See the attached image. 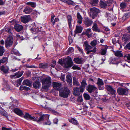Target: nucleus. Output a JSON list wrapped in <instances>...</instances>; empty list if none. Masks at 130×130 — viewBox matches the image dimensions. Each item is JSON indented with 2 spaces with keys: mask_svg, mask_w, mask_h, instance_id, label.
I'll list each match as a JSON object with an SVG mask.
<instances>
[{
  "mask_svg": "<svg viewBox=\"0 0 130 130\" xmlns=\"http://www.w3.org/2000/svg\"><path fill=\"white\" fill-rule=\"evenodd\" d=\"M51 79L50 77L43 78L42 80V88L44 89H47L51 85Z\"/></svg>",
  "mask_w": 130,
  "mask_h": 130,
  "instance_id": "1",
  "label": "nucleus"
},
{
  "mask_svg": "<svg viewBox=\"0 0 130 130\" xmlns=\"http://www.w3.org/2000/svg\"><path fill=\"white\" fill-rule=\"evenodd\" d=\"M70 92V91L68 88L65 87L59 91V96L63 98H66L68 97Z\"/></svg>",
  "mask_w": 130,
  "mask_h": 130,
  "instance_id": "2",
  "label": "nucleus"
},
{
  "mask_svg": "<svg viewBox=\"0 0 130 130\" xmlns=\"http://www.w3.org/2000/svg\"><path fill=\"white\" fill-rule=\"evenodd\" d=\"M83 46L85 48V50L87 51L86 52L87 54H89L91 52L94 53L96 51V48L95 47H94L92 50H90L92 49L93 47L89 44L87 41H85L84 42Z\"/></svg>",
  "mask_w": 130,
  "mask_h": 130,
  "instance_id": "3",
  "label": "nucleus"
},
{
  "mask_svg": "<svg viewBox=\"0 0 130 130\" xmlns=\"http://www.w3.org/2000/svg\"><path fill=\"white\" fill-rule=\"evenodd\" d=\"M90 15L92 17L93 19L96 17L98 13L100 12V10L95 7L91 8L90 9Z\"/></svg>",
  "mask_w": 130,
  "mask_h": 130,
  "instance_id": "4",
  "label": "nucleus"
},
{
  "mask_svg": "<svg viewBox=\"0 0 130 130\" xmlns=\"http://www.w3.org/2000/svg\"><path fill=\"white\" fill-rule=\"evenodd\" d=\"M13 41V39L12 37L9 36L5 41V46L8 48L11 46L12 45Z\"/></svg>",
  "mask_w": 130,
  "mask_h": 130,
  "instance_id": "5",
  "label": "nucleus"
},
{
  "mask_svg": "<svg viewBox=\"0 0 130 130\" xmlns=\"http://www.w3.org/2000/svg\"><path fill=\"white\" fill-rule=\"evenodd\" d=\"M73 63L72 59L70 58L66 60L63 64V66L65 68H67L71 67Z\"/></svg>",
  "mask_w": 130,
  "mask_h": 130,
  "instance_id": "6",
  "label": "nucleus"
},
{
  "mask_svg": "<svg viewBox=\"0 0 130 130\" xmlns=\"http://www.w3.org/2000/svg\"><path fill=\"white\" fill-rule=\"evenodd\" d=\"M117 93L120 95H126L128 93V90L127 88L126 89L121 87L118 88L117 89Z\"/></svg>",
  "mask_w": 130,
  "mask_h": 130,
  "instance_id": "7",
  "label": "nucleus"
},
{
  "mask_svg": "<svg viewBox=\"0 0 130 130\" xmlns=\"http://www.w3.org/2000/svg\"><path fill=\"white\" fill-rule=\"evenodd\" d=\"M49 115L47 114L41 115L38 119L36 118V120L37 122L38 123H40L42 121L46 120L47 119H49Z\"/></svg>",
  "mask_w": 130,
  "mask_h": 130,
  "instance_id": "8",
  "label": "nucleus"
},
{
  "mask_svg": "<svg viewBox=\"0 0 130 130\" xmlns=\"http://www.w3.org/2000/svg\"><path fill=\"white\" fill-rule=\"evenodd\" d=\"M31 17L30 15H25L21 18V21L23 23H26L29 22L31 20Z\"/></svg>",
  "mask_w": 130,
  "mask_h": 130,
  "instance_id": "9",
  "label": "nucleus"
},
{
  "mask_svg": "<svg viewBox=\"0 0 130 130\" xmlns=\"http://www.w3.org/2000/svg\"><path fill=\"white\" fill-rule=\"evenodd\" d=\"M106 88L107 90L112 95V97L115 98L116 95V91L111 86H107Z\"/></svg>",
  "mask_w": 130,
  "mask_h": 130,
  "instance_id": "10",
  "label": "nucleus"
},
{
  "mask_svg": "<svg viewBox=\"0 0 130 130\" xmlns=\"http://www.w3.org/2000/svg\"><path fill=\"white\" fill-rule=\"evenodd\" d=\"M110 3L109 1H103L102 0H101L100 2V6L101 8H105L106 6H109Z\"/></svg>",
  "mask_w": 130,
  "mask_h": 130,
  "instance_id": "11",
  "label": "nucleus"
},
{
  "mask_svg": "<svg viewBox=\"0 0 130 130\" xmlns=\"http://www.w3.org/2000/svg\"><path fill=\"white\" fill-rule=\"evenodd\" d=\"M96 88L93 85L89 84L87 87L86 90L89 93H91L95 90Z\"/></svg>",
  "mask_w": 130,
  "mask_h": 130,
  "instance_id": "12",
  "label": "nucleus"
},
{
  "mask_svg": "<svg viewBox=\"0 0 130 130\" xmlns=\"http://www.w3.org/2000/svg\"><path fill=\"white\" fill-rule=\"evenodd\" d=\"M23 73V72L22 71H18L15 73L14 74L10 76V77L12 78H17L21 77Z\"/></svg>",
  "mask_w": 130,
  "mask_h": 130,
  "instance_id": "13",
  "label": "nucleus"
},
{
  "mask_svg": "<svg viewBox=\"0 0 130 130\" xmlns=\"http://www.w3.org/2000/svg\"><path fill=\"white\" fill-rule=\"evenodd\" d=\"M84 22L85 25L87 26H90L92 24L93 22L92 20L88 18H84Z\"/></svg>",
  "mask_w": 130,
  "mask_h": 130,
  "instance_id": "14",
  "label": "nucleus"
},
{
  "mask_svg": "<svg viewBox=\"0 0 130 130\" xmlns=\"http://www.w3.org/2000/svg\"><path fill=\"white\" fill-rule=\"evenodd\" d=\"M130 17V12H127L124 14L123 16L121 18H119V19H120L121 22H123L126 19H128Z\"/></svg>",
  "mask_w": 130,
  "mask_h": 130,
  "instance_id": "15",
  "label": "nucleus"
},
{
  "mask_svg": "<svg viewBox=\"0 0 130 130\" xmlns=\"http://www.w3.org/2000/svg\"><path fill=\"white\" fill-rule=\"evenodd\" d=\"M87 84L86 81L85 80H83L81 84V85L80 87V91L81 92H83L84 91L85 87L87 85Z\"/></svg>",
  "mask_w": 130,
  "mask_h": 130,
  "instance_id": "16",
  "label": "nucleus"
},
{
  "mask_svg": "<svg viewBox=\"0 0 130 130\" xmlns=\"http://www.w3.org/2000/svg\"><path fill=\"white\" fill-rule=\"evenodd\" d=\"M130 39V35L128 34H124L122 37V40L125 44Z\"/></svg>",
  "mask_w": 130,
  "mask_h": 130,
  "instance_id": "17",
  "label": "nucleus"
},
{
  "mask_svg": "<svg viewBox=\"0 0 130 130\" xmlns=\"http://www.w3.org/2000/svg\"><path fill=\"white\" fill-rule=\"evenodd\" d=\"M61 84L56 82H53L52 83V85L54 88L57 90H59L61 86Z\"/></svg>",
  "mask_w": 130,
  "mask_h": 130,
  "instance_id": "18",
  "label": "nucleus"
},
{
  "mask_svg": "<svg viewBox=\"0 0 130 130\" xmlns=\"http://www.w3.org/2000/svg\"><path fill=\"white\" fill-rule=\"evenodd\" d=\"M24 118L27 120L30 119L34 121L36 120V118L34 116H32L31 115L28 113H26L24 116Z\"/></svg>",
  "mask_w": 130,
  "mask_h": 130,
  "instance_id": "19",
  "label": "nucleus"
},
{
  "mask_svg": "<svg viewBox=\"0 0 130 130\" xmlns=\"http://www.w3.org/2000/svg\"><path fill=\"white\" fill-rule=\"evenodd\" d=\"M67 21L69 28L71 30L72 29L73 20L72 17L70 15H69L67 16Z\"/></svg>",
  "mask_w": 130,
  "mask_h": 130,
  "instance_id": "20",
  "label": "nucleus"
},
{
  "mask_svg": "<svg viewBox=\"0 0 130 130\" xmlns=\"http://www.w3.org/2000/svg\"><path fill=\"white\" fill-rule=\"evenodd\" d=\"M14 28L17 31L19 32L23 29V27L21 25L16 24H15Z\"/></svg>",
  "mask_w": 130,
  "mask_h": 130,
  "instance_id": "21",
  "label": "nucleus"
},
{
  "mask_svg": "<svg viewBox=\"0 0 130 130\" xmlns=\"http://www.w3.org/2000/svg\"><path fill=\"white\" fill-rule=\"evenodd\" d=\"M73 94L76 96H78L80 93V88L77 87H75L73 89Z\"/></svg>",
  "mask_w": 130,
  "mask_h": 130,
  "instance_id": "22",
  "label": "nucleus"
},
{
  "mask_svg": "<svg viewBox=\"0 0 130 130\" xmlns=\"http://www.w3.org/2000/svg\"><path fill=\"white\" fill-rule=\"evenodd\" d=\"M76 17L77 19V23L79 25L81 24L83 18L79 12H78L77 13Z\"/></svg>",
  "mask_w": 130,
  "mask_h": 130,
  "instance_id": "23",
  "label": "nucleus"
},
{
  "mask_svg": "<svg viewBox=\"0 0 130 130\" xmlns=\"http://www.w3.org/2000/svg\"><path fill=\"white\" fill-rule=\"evenodd\" d=\"M83 29V27L81 26L77 25L76 26L75 29L74 31V32L75 34L80 33L82 32Z\"/></svg>",
  "mask_w": 130,
  "mask_h": 130,
  "instance_id": "24",
  "label": "nucleus"
},
{
  "mask_svg": "<svg viewBox=\"0 0 130 130\" xmlns=\"http://www.w3.org/2000/svg\"><path fill=\"white\" fill-rule=\"evenodd\" d=\"M13 111L16 114L19 116H21L23 115L22 110L18 108H15L14 109Z\"/></svg>",
  "mask_w": 130,
  "mask_h": 130,
  "instance_id": "25",
  "label": "nucleus"
},
{
  "mask_svg": "<svg viewBox=\"0 0 130 130\" xmlns=\"http://www.w3.org/2000/svg\"><path fill=\"white\" fill-rule=\"evenodd\" d=\"M92 28L93 31H97L98 32H100V30L98 28V26L96 24V21L93 22Z\"/></svg>",
  "mask_w": 130,
  "mask_h": 130,
  "instance_id": "26",
  "label": "nucleus"
},
{
  "mask_svg": "<svg viewBox=\"0 0 130 130\" xmlns=\"http://www.w3.org/2000/svg\"><path fill=\"white\" fill-rule=\"evenodd\" d=\"M33 86L35 89L39 88L41 86L40 83L38 80H37L33 83Z\"/></svg>",
  "mask_w": 130,
  "mask_h": 130,
  "instance_id": "27",
  "label": "nucleus"
},
{
  "mask_svg": "<svg viewBox=\"0 0 130 130\" xmlns=\"http://www.w3.org/2000/svg\"><path fill=\"white\" fill-rule=\"evenodd\" d=\"M22 84L24 85H25L29 87H30L31 85V82L30 80L27 79L24 80L22 83Z\"/></svg>",
  "mask_w": 130,
  "mask_h": 130,
  "instance_id": "28",
  "label": "nucleus"
},
{
  "mask_svg": "<svg viewBox=\"0 0 130 130\" xmlns=\"http://www.w3.org/2000/svg\"><path fill=\"white\" fill-rule=\"evenodd\" d=\"M48 65L47 63H40L39 64V67L40 68L45 69L48 67Z\"/></svg>",
  "mask_w": 130,
  "mask_h": 130,
  "instance_id": "29",
  "label": "nucleus"
},
{
  "mask_svg": "<svg viewBox=\"0 0 130 130\" xmlns=\"http://www.w3.org/2000/svg\"><path fill=\"white\" fill-rule=\"evenodd\" d=\"M115 55L118 57H121L123 56L122 52V51H114Z\"/></svg>",
  "mask_w": 130,
  "mask_h": 130,
  "instance_id": "30",
  "label": "nucleus"
},
{
  "mask_svg": "<svg viewBox=\"0 0 130 130\" xmlns=\"http://www.w3.org/2000/svg\"><path fill=\"white\" fill-rule=\"evenodd\" d=\"M98 0H90V3L92 6H96L98 5Z\"/></svg>",
  "mask_w": 130,
  "mask_h": 130,
  "instance_id": "31",
  "label": "nucleus"
},
{
  "mask_svg": "<svg viewBox=\"0 0 130 130\" xmlns=\"http://www.w3.org/2000/svg\"><path fill=\"white\" fill-rule=\"evenodd\" d=\"M32 11V9L28 7H26L24 10V12L26 14H29Z\"/></svg>",
  "mask_w": 130,
  "mask_h": 130,
  "instance_id": "32",
  "label": "nucleus"
},
{
  "mask_svg": "<svg viewBox=\"0 0 130 130\" xmlns=\"http://www.w3.org/2000/svg\"><path fill=\"white\" fill-rule=\"evenodd\" d=\"M73 83L74 85L77 86H79V83L78 81L76 78L75 77H74L73 78Z\"/></svg>",
  "mask_w": 130,
  "mask_h": 130,
  "instance_id": "33",
  "label": "nucleus"
},
{
  "mask_svg": "<svg viewBox=\"0 0 130 130\" xmlns=\"http://www.w3.org/2000/svg\"><path fill=\"white\" fill-rule=\"evenodd\" d=\"M73 61L75 62V63L78 64H81L83 63V61L82 59L79 58H74Z\"/></svg>",
  "mask_w": 130,
  "mask_h": 130,
  "instance_id": "34",
  "label": "nucleus"
},
{
  "mask_svg": "<svg viewBox=\"0 0 130 130\" xmlns=\"http://www.w3.org/2000/svg\"><path fill=\"white\" fill-rule=\"evenodd\" d=\"M9 70V68L7 67L2 66L1 69V70L3 71L5 73H7L8 72Z\"/></svg>",
  "mask_w": 130,
  "mask_h": 130,
  "instance_id": "35",
  "label": "nucleus"
},
{
  "mask_svg": "<svg viewBox=\"0 0 130 130\" xmlns=\"http://www.w3.org/2000/svg\"><path fill=\"white\" fill-rule=\"evenodd\" d=\"M67 81V82L69 84L72 83V78L69 75H68L66 76Z\"/></svg>",
  "mask_w": 130,
  "mask_h": 130,
  "instance_id": "36",
  "label": "nucleus"
},
{
  "mask_svg": "<svg viewBox=\"0 0 130 130\" xmlns=\"http://www.w3.org/2000/svg\"><path fill=\"white\" fill-rule=\"evenodd\" d=\"M5 51L4 47L1 46H0V56L3 55V53Z\"/></svg>",
  "mask_w": 130,
  "mask_h": 130,
  "instance_id": "37",
  "label": "nucleus"
},
{
  "mask_svg": "<svg viewBox=\"0 0 130 130\" xmlns=\"http://www.w3.org/2000/svg\"><path fill=\"white\" fill-rule=\"evenodd\" d=\"M97 84L98 85V86H102L104 85V83L102 79L98 78V79Z\"/></svg>",
  "mask_w": 130,
  "mask_h": 130,
  "instance_id": "38",
  "label": "nucleus"
},
{
  "mask_svg": "<svg viewBox=\"0 0 130 130\" xmlns=\"http://www.w3.org/2000/svg\"><path fill=\"white\" fill-rule=\"evenodd\" d=\"M69 121L70 122L76 125L78 124V122L74 118H72L70 120H69Z\"/></svg>",
  "mask_w": 130,
  "mask_h": 130,
  "instance_id": "39",
  "label": "nucleus"
},
{
  "mask_svg": "<svg viewBox=\"0 0 130 130\" xmlns=\"http://www.w3.org/2000/svg\"><path fill=\"white\" fill-rule=\"evenodd\" d=\"M27 5H30L31 7H35L36 6V4L35 3L32 2H29L26 3Z\"/></svg>",
  "mask_w": 130,
  "mask_h": 130,
  "instance_id": "40",
  "label": "nucleus"
},
{
  "mask_svg": "<svg viewBox=\"0 0 130 130\" xmlns=\"http://www.w3.org/2000/svg\"><path fill=\"white\" fill-rule=\"evenodd\" d=\"M23 78L22 77L21 78L18 79L17 80V87H18L19 85H21L22 81L23 80Z\"/></svg>",
  "mask_w": 130,
  "mask_h": 130,
  "instance_id": "41",
  "label": "nucleus"
},
{
  "mask_svg": "<svg viewBox=\"0 0 130 130\" xmlns=\"http://www.w3.org/2000/svg\"><path fill=\"white\" fill-rule=\"evenodd\" d=\"M121 9H124L126 8L127 6V4L125 2H122L120 3V5Z\"/></svg>",
  "mask_w": 130,
  "mask_h": 130,
  "instance_id": "42",
  "label": "nucleus"
},
{
  "mask_svg": "<svg viewBox=\"0 0 130 130\" xmlns=\"http://www.w3.org/2000/svg\"><path fill=\"white\" fill-rule=\"evenodd\" d=\"M84 96L85 99L86 100H89L90 99V97L89 95L87 93H84Z\"/></svg>",
  "mask_w": 130,
  "mask_h": 130,
  "instance_id": "43",
  "label": "nucleus"
},
{
  "mask_svg": "<svg viewBox=\"0 0 130 130\" xmlns=\"http://www.w3.org/2000/svg\"><path fill=\"white\" fill-rule=\"evenodd\" d=\"M74 52L73 48L72 47H69L67 50L68 53L69 54H72Z\"/></svg>",
  "mask_w": 130,
  "mask_h": 130,
  "instance_id": "44",
  "label": "nucleus"
},
{
  "mask_svg": "<svg viewBox=\"0 0 130 130\" xmlns=\"http://www.w3.org/2000/svg\"><path fill=\"white\" fill-rule=\"evenodd\" d=\"M111 15L108 13H106L105 14V17L107 18L108 20H111Z\"/></svg>",
  "mask_w": 130,
  "mask_h": 130,
  "instance_id": "45",
  "label": "nucleus"
},
{
  "mask_svg": "<svg viewBox=\"0 0 130 130\" xmlns=\"http://www.w3.org/2000/svg\"><path fill=\"white\" fill-rule=\"evenodd\" d=\"M85 31V34L89 36L90 35V33L91 32V29L90 28L87 29Z\"/></svg>",
  "mask_w": 130,
  "mask_h": 130,
  "instance_id": "46",
  "label": "nucleus"
},
{
  "mask_svg": "<svg viewBox=\"0 0 130 130\" xmlns=\"http://www.w3.org/2000/svg\"><path fill=\"white\" fill-rule=\"evenodd\" d=\"M97 43V41L96 40H94L91 42L90 44L92 46H95L96 45Z\"/></svg>",
  "mask_w": 130,
  "mask_h": 130,
  "instance_id": "47",
  "label": "nucleus"
},
{
  "mask_svg": "<svg viewBox=\"0 0 130 130\" xmlns=\"http://www.w3.org/2000/svg\"><path fill=\"white\" fill-rule=\"evenodd\" d=\"M48 110L50 111H51L52 112L54 115H56L58 114V112L54 110H53L52 108H48Z\"/></svg>",
  "mask_w": 130,
  "mask_h": 130,
  "instance_id": "48",
  "label": "nucleus"
},
{
  "mask_svg": "<svg viewBox=\"0 0 130 130\" xmlns=\"http://www.w3.org/2000/svg\"><path fill=\"white\" fill-rule=\"evenodd\" d=\"M107 47H105V49H102L101 54L102 55H105L106 53V50Z\"/></svg>",
  "mask_w": 130,
  "mask_h": 130,
  "instance_id": "49",
  "label": "nucleus"
},
{
  "mask_svg": "<svg viewBox=\"0 0 130 130\" xmlns=\"http://www.w3.org/2000/svg\"><path fill=\"white\" fill-rule=\"evenodd\" d=\"M72 68L73 70L77 69L78 70H80L81 69V68H80L79 67L75 65H74L72 67Z\"/></svg>",
  "mask_w": 130,
  "mask_h": 130,
  "instance_id": "50",
  "label": "nucleus"
},
{
  "mask_svg": "<svg viewBox=\"0 0 130 130\" xmlns=\"http://www.w3.org/2000/svg\"><path fill=\"white\" fill-rule=\"evenodd\" d=\"M18 39H19L21 40H23V37L19 34L16 35Z\"/></svg>",
  "mask_w": 130,
  "mask_h": 130,
  "instance_id": "51",
  "label": "nucleus"
},
{
  "mask_svg": "<svg viewBox=\"0 0 130 130\" xmlns=\"http://www.w3.org/2000/svg\"><path fill=\"white\" fill-rule=\"evenodd\" d=\"M1 62L2 63H4L6 62L7 60V57H4L3 58L0 60Z\"/></svg>",
  "mask_w": 130,
  "mask_h": 130,
  "instance_id": "52",
  "label": "nucleus"
},
{
  "mask_svg": "<svg viewBox=\"0 0 130 130\" xmlns=\"http://www.w3.org/2000/svg\"><path fill=\"white\" fill-rule=\"evenodd\" d=\"M66 3L69 5H73L74 3L71 0H67Z\"/></svg>",
  "mask_w": 130,
  "mask_h": 130,
  "instance_id": "53",
  "label": "nucleus"
},
{
  "mask_svg": "<svg viewBox=\"0 0 130 130\" xmlns=\"http://www.w3.org/2000/svg\"><path fill=\"white\" fill-rule=\"evenodd\" d=\"M76 47L78 49V51H79L80 52H81V53H82V54L83 55L84 54V52H83V51L81 49V48L80 47H79L78 46H76Z\"/></svg>",
  "mask_w": 130,
  "mask_h": 130,
  "instance_id": "54",
  "label": "nucleus"
},
{
  "mask_svg": "<svg viewBox=\"0 0 130 130\" xmlns=\"http://www.w3.org/2000/svg\"><path fill=\"white\" fill-rule=\"evenodd\" d=\"M77 100L78 102H82L83 101L82 97L80 96H79L78 97L77 99Z\"/></svg>",
  "mask_w": 130,
  "mask_h": 130,
  "instance_id": "55",
  "label": "nucleus"
},
{
  "mask_svg": "<svg viewBox=\"0 0 130 130\" xmlns=\"http://www.w3.org/2000/svg\"><path fill=\"white\" fill-rule=\"evenodd\" d=\"M0 113L3 116H5L6 115L5 111H2L1 110H0Z\"/></svg>",
  "mask_w": 130,
  "mask_h": 130,
  "instance_id": "56",
  "label": "nucleus"
},
{
  "mask_svg": "<svg viewBox=\"0 0 130 130\" xmlns=\"http://www.w3.org/2000/svg\"><path fill=\"white\" fill-rule=\"evenodd\" d=\"M125 47L128 50H130V42L126 45Z\"/></svg>",
  "mask_w": 130,
  "mask_h": 130,
  "instance_id": "57",
  "label": "nucleus"
},
{
  "mask_svg": "<svg viewBox=\"0 0 130 130\" xmlns=\"http://www.w3.org/2000/svg\"><path fill=\"white\" fill-rule=\"evenodd\" d=\"M112 42L113 44H115L116 43V39L115 38H113L112 39Z\"/></svg>",
  "mask_w": 130,
  "mask_h": 130,
  "instance_id": "58",
  "label": "nucleus"
},
{
  "mask_svg": "<svg viewBox=\"0 0 130 130\" xmlns=\"http://www.w3.org/2000/svg\"><path fill=\"white\" fill-rule=\"evenodd\" d=\"M59 21V19L57 18H56L54 19V21L53 22V25H54L55 24V22H58Z\"/></svg>",
  "mask_w": 130,
  "mask_h": 130,
  "instance_id": "59",
  "label": "nucleus"
},
{
  "mask_svg": "<svg viewBox=\"0 0 130 130\" xmlns=\"http://www.w3.org/2000/svg\"><path fill=\"white\" fill-rule=\"evenodd\" d=\"M124 57H126L128 60H130V54H127Z\"/></svg>",
  "mask_w": 130,
  "mask_h": 130,
  "instance_id": "60",
  "label": "nucleus"
},
{
  "mask_svg": "<svg viewBox=\"0 0 130 130\" xmlns=\"http://www.w3.org/2000/svg\"><path fill=\"white\" fill-rule=\"evenodd\" d=\"M6 31L9 33H10V34L11 33V29L10 28H8L6 30Z\"/></svg>",
  "mask_w": 130,
  "mask_h": 130,
  "instance_id": "61",
  "label": "nucleus"
},
{
  "mask_svg": "<svg viewBox=\"0 0 130 130\" xmlns=\"http://www.w3.org/2000/svg\"><path fill=\"white\" fill-rule=\"evenodd\" d=\"M47 122H45V123L44 124L45 125H50L51 124V122L48 120V119H47Z\"/></svg>",
  "mask_w": 130,
  "mask_h": 130,
  "instance_id": "62",
  "label": "nucleus"
},
{
  "mask_svg": "<svg viewBox=\"0 0 130 130\" xmlns=\"http://www.w3.org/2000/svg\"><path fill=\"white\" fill-rule=\"evenodd\" d=\"M55 17V16L54 15L51 16V21L53 23V22L54 21V17Z\"/></svg>",
  "mask_w": 130,
  "mask_h": 130,
  "instance_id": "63",
  "label": "nucleus"
},
{
  "mask_svg": "<svg viewBox=\"0 0 130 130\" xmlns=\"http://www.w3.org/2000/svg\"><path fill=\"white\" fill-rule=\"evenodd\" d=\"M2 129L3 130H12V129L11 128H8L4 127L2 128Z\"/></svg>",
  "mask_w": 130,
  "mask_h": 130,
  "instance_id": "64",
  "label": "nucleus"
}]
</instances>
